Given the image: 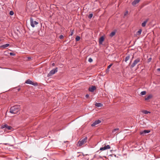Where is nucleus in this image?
Instances as JSON below:
<instances>
[{
    "instance_id": "obj_1",
    "label": "nucleus",
    "mask_w": 160,
    "mask_h": 160,
    "mask_svg": "<svg viewBox=\"0 0 160 160\" xmlns=\"http://www.w3.org/2000/svg\"><path fill=\"white\" fill-rule=\"evenodd\" d=\"M19 107L18 106H15L12 107L10 109V112L12 113H17L19 111Z\"/></svg>"
},
{
    "instance_id": "obj_2",
    "label": "nucleus",
    "mask_w": 160,
    "mask_h": 160,
    "mask_svg": "<svg viewBox=\"0 0 160 160\" xmlns=\"http://www.w3.org/2000/svg\"><path fill=\"white\" fill-rule=\"evenodd\" d=\"M87 141V138L85 137L83 138L80 139L78 141V144L79 146H81L82 145L85 143Z\"/></svg>"
},
{
    "instance_id": "obj_3",
    "label": "nucleus",
    "mask_w": 160,
    "mask_h": 160,
    "mask_svg": "<svg viewBox=\"0 0 160 160\" xmlns=\"http://www.w3.org/2000/svg\"><path fill=\"white\" fill-rule=\"evenodd\" d=\"M140 61V58H138L137 59L135 60L133 63L131 64L130 66L131 68H133Z\"/></svg>"
},
{
    "instance_id": "obj_4",
    "label": "nucleus",
    "mask_w": 160,
    "mask_h": 160,
    "mask_svg": "<svg viewBox=\"0 0 160 160\" xmlns=\"http://www.w3.org/2000/svg\"><path fill=\"white\" fill-rule=\"evenodd\" d=\"M58 71V68H56L54 69H53L51 70L48 75V77H50Z\"/></svg>"
},
{
    "instance_id": "obj_5",
    "label": "nucleus",
    "mask_w": 160,
    "mask_h": 160,
    "mask_svg": "<svg viewBox=\"0 0 160 160\" xmlns=\"http://www.w3.org/2000/svg\"><path fill=\"white\" fill-rule=\"evenodd\" d=\"M25 83L27 84H31L34 86H36L38 85L37 83L34 82L30 79L27 80L25 82Z\"/></svg>"
},
{
    "instance_id": "obj_6",
    "label": "nucleus",
    "mask_w": 160,
    "mask_h": 160,
    "mask_svg": "<svg viewBox=\"0 0 160 160\" xmlns=\"http://www.w3.org/2000/svg\"><path fill=\"white\" fill-rule=\"evenodd\" d=\"M30 24L31 26L32 27H34L35 25H37L38 24V22L36 21H34L33 19L32 18L30 19Z\"/></svg>"
},
{
    "instance_id": "obj_7",
    "label": "nucleus",
    "mask_w": 160,
    "mask_h": 160,
    "mask_svg": "<svg viewBox=\"0 0 160 160\" xmlns=\"http://www.w3.org/2000/svg\"><path fill=\"white\" fill-rule=\"evenodd\" d=\"M111 147L109 145H106L103 147H101L100 148V150L101 151H104L107 149H109Z\"/></svg>"
},
{
    "instance_id": "obj_8",
    "label": "nucleus",
    "mask_w": 160,
    "mask_h": 160,
    "mask_svg": "<svg viewBox=\"0 0 160 160\" xmlns=\"http://www.w3.org/2000/svg\"><path fill=\"white\" fill-rule=\"evenodd\" d=\"M150 132V131L149 130H145L143 131H141L140 132V134L143 136L147 133H149Z\"/></svg>"
},
{
    "instance_id": "obj_9",
    "label": "nucleus",
    "mask_w": 160,
    "mask_h": 160,
    "mask_svg": "<svg viewBox=\"0 0 160 160\" xmlns=\"http://www.w3.org/2000/svg\"><path fill=\"white\" fill-rule=\"evenodd\" d=\"M101 122V121L99 120H96L91 124V126L92 127L95 126L96 125L100 123Z\"/></svg>"
},
{
    "instance_id": "obj_10",
    "label": "nucleus",
    "mask_w": 160,
    "mask_h": 160,
    "mask_svg": "<svg viewBox=\"0 0 160 160\" xmlns=\"http://www.w3.org/2000/svg\"><path fill=\"white\" fill-rule=\"evenodd\" d=\"M96 89V88L95 86H92L89 88L88 90L90 92H92L94 90Z\"/></svg>"
},
{
    "instance_id": "obj_11",
    "label": "nucleus",
    "mask_w": 160,
    "mask_h": 160,
    "mask_svg": "<svg viewBox=\"0 0 160 160\" xmlns=\"http://www.w3.org/2000/svg\"><path fill=\"white\" fill-rule=\"evenodd\" d=\"M140 1V0H134L132 2V5L133 6H135Z\"/></svg>"
},
{
    "instance_id": "obj_12",
    "label": "nucleus",
    "mask_w": 160,
    "mask_h": 160,
    "mask_svg": "<svg viewBox=\"0 0 160 160\" xmlns=\"http://www.w3.org/2000/svg\"><path fill=\"white\" fill-rule=\"evenodd\" d=\"M152 97V95L150 94L148 96H147L145 98V100L146 101H147L150 99H151Z\"/></svg>"
},
{
    "instance_id": "obj_13",
    "label": "nucleus",
    "mask_w": 160,
    "mask_h": 160,
    "mask_svg": "<svg viewBox=\"0 0 160 160\" xmlns=\"http://www.w3.org/2000/svg\"><path fill=\"white\" fill-rule=\"evenodd\" d=\"M104 40V38L102 36L99 39V43L100 44H102V42Z\"/></svg>"
},
{
    "instance_id": "obj_14",
    "label": "nucleus",
    "mask_w": 160,
    "mask_h": 160,
    "mask_svg": "<svg viewBox=\"0 0 160 160\" xmlns=\"http://www.w3.org/2000/svg\"><path fill=\"white\" fill-rule=\"evenodd\" d=\"M9 46V44L7 43V44H4V45H2L0 46V48H6L8 47Z\"/></svg>"
},
{
    "instance_id": "obj_15",
    "label": "nucleus",
    "mask_w": 160,
    "mask_h": 160,
    "mask_svg": "<svg viewBox=\"0 0 160 160\" xmlns=\"http://www.w3.org/2000/svg\"><path fill=\"white\" fill-rule=\"evenodd\" d=\"M12 128L10 126H9L7 124H6V128L5 129V131H7V130H10Z\"/></svg>"
},
{
    "instance_id": "obj_16",
    "label": "nucleus",
    "mask_w": 160,
    "mask_h": 160,
    "mask_svg": "<svg viewBox=\"0 0 160 160\" xmlns=\"http://www.w3.org/2000/svg\"><path fill=\"white\" fill-rule=\"evenodd\" d=\"M148 19H147V20H146L145 21H144L143 22H142V27H144L146 25V23H147V22H148Z\"/></svg>"
},
{
    "instance_id": "obj_17",
    "label": "nucleus",
    "mask_w": 160,
    "mask_h": 160,
    "mask_svg": "<svg viewBox=\"0 0 160 160\" xmlns=\"http://www.w3.org/2000/svg\"><path fill=\"white\" fill-rule=\"evenodd\" d=\"M95 105L98 107H101L102 106V104L100 103L96 102L95 104Z\"/></svg>"
},
{
    "instance_id": "obj_18",
    "label": "nucleus",
    "mask_w": 160,
    "mask_h": 160,
    "mask_svg": "<svg viewBox=\"0 0 160 160\" xmlns=\"http://www.w3.org/2000/svg\"><path fill=\"white\" fill-rule=\"evenodd\" d=\"M116 33V32L115 31H113L110 34V36L111 37H112L114 36Z\"/></svg>"
},
{
    "instance_id": "obj_19",
    "label": "nucleus",
    "mask_w": 160,
    "mask_h": 160,
    "mask_svg": "<svg viewBox=\"0 0 160 160\" xmlns=\"http://www.w3.org/2000/svg\"><path fill=\"white\" fill-rule=\"evenodd\" d=\"M119 130L118 128H116L114 129L112 131V132L113 133H116L117 132H118L117 131H118Z\"/></svg>"
},
{
    "instance_id": "obj_20",
    "label": "nucleus",
    "mask_w": 160,
    "mask_h": 160,
    "mask_svg": "<svg viewBox=\"0 0 160 160\" xmlns=\"http://www.w3.org/2000/svg\"><path fill=\"white\" fill-rule=\"evenodd\" d=\"M142 31V30L141 29H139L138 31V32H136L137 35H140L141 34Z\"/></svg>"
},
{
    "instance_id": "obj_21",
    "label": "nucleus",
    "mask_w": 160,
    "mask_h": 160,
    "mask_svg": "<svg viewBox=\"0 0 160 160\" xmlns=\"http://www.w3.org/2000/svg\"><path fill=\"white\" fill-rule=\"evenodd\" d=\"M130 58V56H128L126 57L125 58L124 61L125 62H127Z\"/></svg>"
},
{
    "instance_id": "obj_22",
    "label": "nucleus",
    "mask_w": 160,
    "mask_h": 160,
    "mask_svg": "<svg viewBox=\"0 0 160 160\" xmlns=\"http://www.w3.org/2000/svg\"><path fill=\"white\" fill-rule=\"evenodd\" d=\"M142 112L145 114H148V113H150V112H149L146 110H143L142 111Z\"/></svg>"
},
{
    "instance_id": "obj_23",
    "label": "nucleus",
    "mask_w": 160,
    "mask_h": 160,
    "mask_svg": "<svg viewBox=\"0 0 160 160\" xmlns=\"http://www.w3.org/2000/svg\"><path fill=\"white\" fill-rule=\"evenodd\" d=\"M75 39H76V41H79L80 39V37L78 36H77L76 38H75Z\"/></svg>"
},
{
    "instance_id": "obj_24",
    "label": "nucleus",
    "mask_w": 160,
    "mask_h": 160,
    "mask_svg": "<svg viewBox=\"0 0 160 160\" xmlns=\"http://www.w3.org/2000/svg\"><path fill=\"white\" fill-rule=\"evenodd\" d=\"M146 92L145 91H143L140 94L142 95H144L146 94Z\"/></svg>"
},
{
    "instance_id": "obj_25",
    "label": "nucleus",
    "mask_w": 160,
    "mask_h": 160,
    "mask_svg": "<svg viewBox=\"0 0 160 160\" xmlns=\"http://www.w3.org/2000/svg\"><path fill=\"white\" fill-rule=\"evenodd\" d=\"M93 16V14L92 13L90 14L89 16H88V18L89 19H91Z\"/></svg>"
},
{
    "instance_id": "obj_26",
    "label": "nucleus",
    "mask_w": 160,
    "mask_h": 160,
    "mask_svg": "<svg viewBox=\"0 0 160 160\" xmlns=\"http://www.w3.org/2000/svg\"><path fill=\"white\" fill-rule=\"evenodd\" d=\"M6 124H5L4 125H2L1 126V128L2 129H3V128L5 129L6 128Z\"/></svg>"
},
{
    "instance_id": "obj_27",
    "label": "nucleus",
    "mask_w": 160,
    "mask_h": 160,
    "mask_svg": "<svg viewBox=\"0 0 160 160\" xmlns=\"http://www.w3.org/2000/svg\"><path fill=\"white\" fill-rule=\"evenodd\" d=\"M9 14L11 15H12L14 14V12L13 11H11L10 12Z\"/></svg>"
},
{
    "instance_id": "obj_28",
    "label": "nucleus",
    "mask_w": 160,
    "mask_h": 160,
    "mask_svg": "<svg viewBox=\"0 0 160 160\" xmlns=\"http://www.w3.org/2000/svg\"><path fill=\"white\" fill-rule=\"evenodd\" d=\"M74 30H71V34H70V35L71 36H72L73 34V32H74Z\"/></svg>"
},
{
    "instance_id": "obj_29",
    "label": "nucleus",
    "mask_w": 160,
    "mask_h": 160,
    "mask_svg": "<svg viewBox=\"0 0 160 160\" xmlns=\"http://www.w3.org/2000/svg\"><path fill=\"white\" fill-rule=\"evenodd\" d=\"M112 64H111L108 66L107 70H108V69H109L112 66Z\"/></svg>"
},
{
    "instance_id": "obj_30",
    "label": "nucleus",
    "mask_w": 160,
    "mask_h": 160,
    "mask_svg": "<svg viewBox=\"0 0 160 160\" xmlns=\"http://www.w3.org/2000/svg\"><path fill=\"white\" fill-rule=\"evenodd\" d=\"M64 38V37L63 35H61L59 36V38L60 39H62Z\"/></svg>"
},
{
    "instance_id": "obj_31",
    "label": "nucleus",
    "mask_w": 160,
    "mask_h": 160,
    "mask_svg": "<svg viewBox=\"0 0 160 160\" xmlns=\"http://www.w3.org/2000/svg\"><path fill=\"white\" fill-rule=\"evenodd\" d=\"M88 61L90 62H92V59L90 58L88 59Z\"/></svg>"
},
{
    "instance_id": "obj_32",
    "label": "nucleus",
    "mask_w": 160,
    "mask_h": 160,
    "mask_svg": "<svg viewBox=\"0 0 160 160\" xmlns=\"http://www.w3.org/2000/svg\"><path fill=\"white\" fill-rule=\"evenodd\" d=\"M128 13V11H126L124 13V16H125V15H126Z\"/></svg>"
},
{
    "instance_id": "obj_33",
    "label": "nucleus",
    "mask_w": 160,
    "mask_h": 160,
    "mask_svg": "<svg viewBox=\"0 0 160 160\" xmlns=\"http://www.w3.org/2000/svg\"><path fill=\"white\" fill-rule=\"evenodd\" d=\"M85 97L86 98H88L89 97V95L86 94L85 96Z\"/></svg>"
},
{
    "instance_id": "obj_34",
    "label": "nucleus",
    "mask_w": 160,
    "mask_h": 160,
    "mask_svg": "<svg viewBox=\"0 0 160 160\" xmlns=\"http://www.w3.org/2000/svg\"><path fill=\"white\" fill-rule=\"evenodd\" d=\"M157 71H160V68H158L157 69Z\"/></svg>"
},
{
    "instance_id": "obj_35",
    "label": "nucleus",
    "mask_w": 160,
    "mask_h": 160,
    "mask_svg": "<svg viewBox=\"0 0 160 160\" xmlns=\"http://www.w3.org/2000/svg\"><path fill=\"white\" fill-rule=\"evenodd\" d=\"M151 60V58H149L148 59V60H149V62H150Z\"/></svg>"
},
{
    "instance_id": "obj_36",
    "label": "nucleus",
    "mask_w": 160,
    "mask_h": 160,
    "mask_svg": "<svg viewBox=\"0 0 160 160\" xmlns=\"http://www.w3.org/2000/svg\"><path fill=\"white\" fill-rule=\"evenodd\" d=\"M52 66H54V63H53L52 64Z\"/></svg>"
},
{
    "instance_id": "obj_37",
    "label": "nucleus",
    "mask_w": 160,
    "mask_h": 160,
    "mask_svg": "<svg viewBox=\"0 0 160 160\" xmlns=\"http://www.w3.org/2000/svg\"><path fill=\"white\" fill-rule=\"evenodd\" d=\"M10 55H12V53H10Z\"/></svg>"
},
{
    "instance_id": "obj_38",
    "label": "nucleus",
    "mask_w": 160,
    "mask_h": 160,
    "mask_svg": "<svg viewBox=\"0 0 160 160\" xmlns=\"http://www.w3.org/2000/svg\"><path fill=\"white\" fill-rule=\"evenodd\" d=\"M133 58V56L132 57V59Z\"/></svg>"
}]
</instances>
